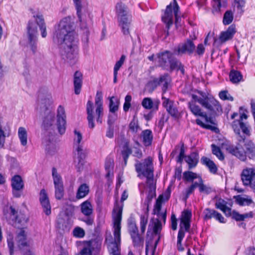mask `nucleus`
I'll list each match as a JSON object with an SVG mask.
<instances>
[{"mask_svg": "<svg viewBox=\"0 0 255 255\" xmlns=\"http://www.w3.org/2000/svg\"><path fill=\"white\" fill-rule=\"evenodd\" d=\"M53 38L61 45L63 59L70 65L75 64L78 60V35L75 23L71 16L62 18L55 25Z\"/></svg>", "mask_w": 255, "mask_h": 255, "instance_id": "f257e3e1", "label": "nucleus"}, {"mask_svg": "<svg viewBox=\"0 0 255 255\" xmlns=\"http://www.w3.org/2000/svg\"><path fill=\"white\" fill-rule=\"evenodd\" d=\"M53 103L51 94L47 92H40L38 95L37 106L38 114L43 118V126L46 129H54L56 128L62 135L66 130V115L63 107L59 106L57 115L50 111L49 108Z\"/></svg>", "mask_w": 255, "mask_h": 255, "instance_id": "f03ea898", "label": "nucleus"}, {"mask_svg": "<svg viewBox=\"0 0 255 255\" xmlns=\"http://www.w3.org/2000/svg\"><path fill=\"white\" fill-rule=\"evenodd\" d=\"M193 100L188 103V107L191 112L195 116L203 118L204 123L200 119H197V125L207 129H210L216 131L218 129L214 126L209 125L213 124L211 118L208 117L206 113L202 111L201 108L196 104L199 103L203 108H205L211 115L218 114L222 113V109L219 102L213 97H208L203 92L198 91L197 94H192Z\"/></svg>", "mask_w": 255, "mask_h": 255, "instance_id": "7ed1b4c3", "label": "nucleus"}, {"mask_svg": "<svg viewBox=\"0 0 255 255\" xmlns=\"http://www.w3.org/2000/svg\"><path fill=\"white\" fill-rule=\"evenodd\" d=\"M123 208L119 206L114 209V237L109 233L107 234L106 242L108 245L110 255H121L120 245L121 242V223L122 220ZM128 255H133L129 252Z\"/></svg>", "mask_w": 255, "mask_h": 255, "instance_id": "20e7f679", "label": "nucleus"}, {"mask_svg": "<svg viewBox=\"0 0 255 255\" xmlns=\"http://www.w3.org/2000/svg\"><path fill=\"white\" fill-rule=\"evenodd\" d=\"M86 112L88 127L90 128L93 129L95 128L94 120H96L98 123L100 124L102 123L104 116V106L102 91L97 92L94 104L90 100L87 102Z\"/></svg>", "mask_w": 255, "mask_h": 255, "instance_id": "39448f33", "label": "nucleus"}, {"mask_svg": "<svg viewBox=\"0 0 255 255\" xmlns=\"http://www.w3.org/2000/svg\"><path fill=\"white\" fill-rule=\"evenodd\" d=\"M135 168L137 176L140 178L145 177L146 183L152 190L155 189V182L153 179V159L149 156L143 161H136Z\"/></svg>", "mask_w": 255, "mask_h": 255, "instance_id": "423d86ee", "label": "nucleus"}, {"mask_svg": "<svg viewBox=\"0 0 255 255\" xmlns=\"http://www.w3.org/2000/svg\"><path fill=\"white\" fill-rule=\"evenodd\" d=\"M116 10L119 25L122 28L123 34L126 36L129 35L131 19L128 8L124 4L120 2L117 4Z\"/></svg>", "mask_w": 255, "mask_h": 255, "instance_id": "0eeeda50", "label": "nucleus"}, {"mask_svg": "<svg viewBox=\"0 0 255 255\" xmlns=\"http://www.w3.org/2000/svg\"><path fill=\"white\" fill-rule=\"evenodd\" d=\"M74 137V147L77 152L78 166L80 169L84 164V159L86 157L85 151L83 149L82 143V135L81 133L77 130H75Z\"/></svg>", "mask_w": 255, "mask_h": 255, "instance_id": "6e6552de", "label": "nucleus"}, {"mask_svg": "<svg viewBox=\"0 0 255 255\" xmlns=\"http://www.w3.org/2000/svg\"><path fill=\"white\" fill-rule=\"evenodd\" d=\"M26 47L30 49L33 54L37 50V27L34 22L29 21L27 26V41Z\"/></svg>", "mask_w": 255, "mask_h": 255, "instance_id": "1a4fd4ad", "label": "nucleus"}, {"mask_svg": "<svg viewBox=\"0 0 255 255\" xmlns=\"http://www.w3.org/2000/svg\"><path fill=\"white\" fill-rule=\"evenodd\" d=\"M170 192L168 188L167 191L164 193V195H160L156 200V204L154 206L153 210V214L156 215L158 217L157 219L159 220H162L165 224L166 218V210L161 212V204L164 201L168 200L170 197Z\"/></svg>", "mask_w": 255, "mask_h": 255, "instance_id": "9d476101", "label": "nucleus"}, {"mask_svg": "<svg viewBox=\"0 0 255 255\" xmlns=\"http://www.w3.org/2000/svg\"><path fill=\"white\" fill-rule=\"evenodd\" d=\"M248 116L245 114H243L240 116V120L233 122L232 127L235 132L238 135V140L239 141H244L245 136L244 135H240V130L241 129L244 134L250 135V130L247 125L242 122L244 119H247Z\"/></svg>", "mask_w": 255, "mask_h": 255, "instance_id": "9b49d317", "label": "nucleus"}, {"mask_svg": "<svg viewBox=\"0 0 255 255\" xmlns=\"http://www.w3.org/2000/svg\"><path fill=\"white\" fill-rule=\"evenodd\" d=\"M241 176L243 184L250 186L255 192V168L247 167L244 169Z\"/></svg>", "mask_w": 255, "mask_h": 255, "instance_id": "f8f14e48", "label": "nucleus"}, {"mask_svg": "<svg viewBox=\"0 0 255 255\" xmlns=\"http://www.w3.org/2000/svg\"><path fill=\"white\" fill-rule=\"evenodd\" d=\"M76 12L78 22H81L83 26H85L86 20L87 3L86 0H72Z\"/></svg>", "mask_w": 255, "mask_h": 255, "instance_id": "ddd939ff", "label": "nucleus"}, {"mask_svg": "<svg viewBox=\"0 0 255 255\" xmlns=\"http://www.w3.org/2000/svg\"><path fill=\"white\" fill-rule=\"evenodd\" d=\"M11 185L14 196L19 197L21 196V191L24 188V182L22 177L19 175L13 176L11 179Z\"/></svg>", "mask_w": 255, "mask_h": 255, "instance_id": "4468645a", "label": "nucleus"}, {"mask_svg": "<svg viewBox=\"0 0 255 255\" xmlns=\"http://www.w3.org/2000/svg\"><path fill=\"white\" fill-rule=\"evenodd\" d=\"M236 32V26L234 24H232L226 31L221 32L219 40L214 38V43H219L220 44H222L226 41L232 39Z\"/></svg>", "mask_w": 255, "mask_h": 255, "instance_id": "2eb2a0df", "label": "nucleus"}, {"mask_svg": "<svg viewBox=\"0 0 255 255\" xmlns=\"http://www.w3.org/2000/svg\"><path fill=\"white\" fill-rule=\"evenodd\" d=\"M173 57V54L170 51L166 50L158 54V62L160 66L168 69Z\"/></svg>", "mask_w": 255, "mask_h": 255, "instance_id": "dca6fc26", "label": "nucleus"}, {"mask_svg": "<svg viewBox=\"0 0 255 255\" xmlns=\"http://www.w3.org/2000/svg\"><path fill=\"white\" fill-rule=\"evenodd\" d=\"M39 201L43 208V212L46 215L51 214V205L48 195L44 189L41 190L39 194Z\"/></svg>", "mask_w": 255, "mask_h": 255, "instance_id": "f3484780", "label": "nucleus"}, {"mask_svg": "<svg viewBox=\"0 0 255 255\" xmlns=\"http://www.w3.org/2000/svg\"><path fill=\"white\" fill-rule=\"evenodd\" d=\"M195 46L191 40H187L184 43L178 45L177 53L179 55L183 54H192L195 50Z\"/></svg>", "mask_w": 255, "mask_h": 255, "instance_id": "a211bd4d", "label": "nucleus"}, {"mask_svg": "<svg viewBox=\"0 0 255 255\" xmlns=\"http://www.w3.org/2000/svg\"><path fill=\"white\" fill-rule=\"evenodd\" d=\"M154 194L151 193L150 195H148L147 197V209L145 212L144 214L141 215L140 218V230L142 233L145 232L146 225L148 222V211H149V204L150 203L152 199L153 198Z\"/></svg>", "mask_w": 255, "mask_h": 255, "instance_id": "6ab92c4d", "label": "nucleus"}, {"mask_svg": "<svg viewBox=\"0 0 255 255\" xmlns=\"http://www.w3.org/2000/svg\"><path fill=\"white\" fill-rule=\"evenodd\" d=\"M9 212L10 215L13 216L12 219L14 220L16 222L22 225H24L27 223L28 217L22 213L20 212L18 214L14 207L12 206L9 207Z\"/></svg>", "mask_w": 255, "mask_h": 255, "instance_id": "aec40b11", "label": "nucleus"}, {"mask_svg": "<svg viewBox=\"0 0 255 255\" xmlns=\"http://www.w3.org/2000/svg\"><path fill=\"white\" fill-rule=\"evenodd\" d=\"M162 99L164 100V101L163 102V105L166 108L168 113L171 116L177 118L179 116V113L174 106L173 101L164 97H162Z\"/></svg>", "mask_w": 255, "mask_h": 255, "instance_id": "412c9836", "label": "nucleus"}, {"mask_svg": "<svg viewBox=\"0 0 255 255\" xmlns=\"http://www.w3.org/2000/svg\"><path fill=\"white\" fill-rule=\"evenodd\" d=\"M173 2L167 5L164 15L162 17V20L166 23L168 28L173 23Z\"/></svg>", "mask_w": 255, "mask_h": 255, "instance_id": "4be33fe9", "label": "nucleus"}, {"mask_svg": "<svg viewBox=\"0 0 255 255\" xmlns=\"http://www.w3.org/2000/svg\"><path fill=\"white\" fill-rule=\"evenodd\" d=\"M228 151L235 155L241 160L245 161L246 159V152L242 147L230 146L227 148Z\"/></svg>", "mask_w": 255, "mask_h": 255, "instance_id": "5701e85b", "label": "nucleus"}, {"mask_svg": "<svg viewBox=\"0 0 255 255\" xmlns=\"http://www.w3.org/2000/svg\"><path fill=\"white\" fill-rule=\"evenodd\" d=\"M159 101L157 100L153 101L150 98H144L141 102L142 107L146 110H157Z\"/></svg>", "mask_w": 255, "mask_h": 255, "instance_id": "b1692460", "label": "nucleus"}, {"mask_svg": "<svg viewBox=\"0 0 255 255\" xmlns=\"http://www.w3.org/2000/svg\"><path fill=\"white\" fill-rule=\"evenodd\" d=\"M191 216V212L189 210H184L182 213L180 225L184 228L186 231H188L190 229Z\"/></svg>", "mask_w": 255, "mask_h": 255, "instance_id": "393cba45", "label": "nucleus"}, {"mask_svg": "<svg viewBox=\"0 0 255 255\" xmlns=\"http://www.w3.org/2000/svg\"><path fill=\"white\" fill-rule=\"evenodd\" d=\"M82 85V74L81 72L76 71L74 75V92L76 95L80 93Z\"/></svg>", "mask_w": 255, "mask_h": 255, "instance_id": "a878e982", "label": "nucleus"}, {"mask_svg": "<svg viewBox=\"0 0 255 255\" xmlns=\"http://www.w3.org/2000/svg\"><path fill=\"white\" fill-rule=\"evenodd\" d=\"M216 208L221 210L226 216L231 215V209L227 206V202L222 199H218L216 204Z\"/></svg>", "mask_w": 255, "mask_h": 255, "instance_id": "bb28decb", "label": "nucleus"}, {"mask_svg": "<svg viewBox=\"0 0 255 255\" xmlns=\"http://www.w3.org/2000/svg\"><path fill=\"white\" fill-rule=\"evenodd\" d=\"M199 160V156L197 153L193 152L189 155L186 156L185 160L186 162L188 164L189 169H192L195 167Z\"/></svg>", "mask_w": 255, "mask_h": 255, "instance_id": "cd10ccee", "label": "nucleus"}, {"mask_svg": "<svg viewBox=\"0 0 255 255\" xmlns=\"http://www.w3.org/2000/svg\"><path fill=\"white\" fill-rule=\"evenodd\" d=\"M141 137L142 138V142L145 146H147L151 144L153 135L150 130L146 129L142 131Z\"/></svg>", "mask_w": 255, "mask_h": 255, "instance_id": "c85d7f7f", "label": "nucleus"}, {"mask_svg": "<svg viewBox=\"0 0 255 255\" xmlns=\"http://www.w3.org/2000/svg\"><path fill=\"white\" fill-rule=\"evenodd\" d=\"M150 224L149 225L148 228L150 227L153 230V233L155 235L160 234L161 231L162 230V224L161 221L159 220V219H152L150 221Z\"/></svg>", "mask_w": 255, "mask_h": 255, "instance_id": "c756f323", "label": "nucleus"}, {"mask_svg": "<svg viewBox=\"0 0 255 255\" xmlns=\"http://www.w3.org/2000/svg\"><path fill=\"white\" fill-rule=\"evenodd\" d=\"M18 137L21 144L23 146H26L27 144V132L25 128L20 127L18 129Z\"/></svg>", "mask_w": 255, "mask_h": 255, "instance_id": "7c9ffc66", "label": "nucleus"}, {"mask_svg": "<svg viewBox=\"0 0 255 255\" xmlns=\"http://www.w3.org/2000/svg\"><path fill=\"white\" fill-rule=\"evenodd\" d=\"M81 210L84 215L89 217L93 213V206L89 201H86L81 204Z\"/></svg>", "mask_w": 255, "mask_h": 255, "instance_id": "2f4dec72", "label": "nucleus"}, {"mask_svg": "<svg viewBox=\"0 0 255 255\" xmlns=\"http://www.w3.org/2000/svg\"><path fill=\"white\" fill-rule=\"evenodd\" d=\"M94 249L92 243L90 241L84 243L82 248L78 255H92Z\"/></svg>", "mask_w": 255, "mask_h": 255, "instance_id": "473e14b6", "label": "nucleus"}, {"mask_svg": "<svg viewBox=\"0 0 255 255\" xmlns=\"http://www.w3.org/2000/svg\"><path fill=\"white\" fill-rule=\"evenodd\" d=\"M79 23L81 29L83 30L84 33L85 34V35L82 38V41L84 43L85 46L88 47L89 41V35L90 33V31L86 22V20H85V26H83L82 23L81 22H79Z\"/></svg>", "mask_w": 255, "mask_h": 255, "instance_id": "72a5a7b5", "label": "nucleus"}, {"mask_svg": "<svg viewBox=\"0 0 255 255\" xmlns=\"http://www.w3.org/2000/svg\"><path fill=\"white\" fill-rule=\"evenodd\" d=\"M36 22L39 25L41 30V36L42 37L45 38L47 35L46 27L44 22V18L42 15H37L36 16Z\"/></svg>", "mask_w": 255, "mask_h": 255, "instance_id": "f704fd0d", "label": "nucleus"}, {"mask_svg": "<svg viewBox=\"0 0 255 255\" xmlns=\"http://www.w3.org/2000/svg\"><path fill=\"white\" fill-rule=\"evenodd\" d=\"M156 235L157 236V239L153 245L151 243H150L149 242H146L145 248L146 255H148L149 251H151V255H154V252L155 251L157 245H158L161 238L160 234Z\"/></svg>", "mask_w": 255, "mask_h": 255, "instance_id": "c9c22d12", "label": "nucleus"}, {"mask_svg": "<svg viewBox=\"0 0 255 255\" xmlns=\"http://www.w3.org/2000/svg\"><path fill=\"white\" fill-rule=\"evenodd\" d=\"M169 68L172 71L174 70H180L182 74L184 72L183 67L180 62L174 57L172 58L170 62Z\"/></svg>", "mask_w": 255, "mask_h": 255, "instance_id": "e433bc0d", "label": "nucleus"}, {"mask_svg": "<svg viewBox=\"0 0 255 255\" xmlns=\"http://www.w3.org/2000/svg\"><path fill=\"white\" fill-rule=\"evenodd\" d=\"M201 161L203 164L206 165L209 168L212 173H215L217 172V168L215 164L210 158L206 157H203L201 158Z\"/></svg>", "mask_w": 255, "mask_h": 255, "instance_id": "4c0bfd02", "label": "nucleus"}, {"mask_svg": "<svg viewBox=\"0 0 255 255\" xmlns=\"http://www.w3.org/2000/svg\"><path fill=\"white\" fill-rule=\"evenodd\" d=\"M229 76L230 81L233 83H238L243 79L241 73L239 71L235 70L231 71Z\"/></svg>", "mask_w": 255, "mask_h": 255, "instance_id": "58836bf2", "label": "nucleus"}, {"mask_svg": "<svg viewBox=\"0 0 255 255\" xmlns=\"http://www.w3.org/2000/svg\"><path fill=\"white\" fill-rule=\"evenodd\" d=\"M159 85L162 86V90L163 93H165L168 87L169 84L170 82V79L168 75H164L161 76L158 80Z\"/></svg>", "mask_w": 255, "mask_h": 255, "instance_id": "ea45409f", "label": "nucleus"}, {"mask_svg": "<svg viewBox=\"0 0 255 255\" xmlns=\"http://www.w3.org/2000/svg\"><path fill=\"white\" fill-rule=\"evenodd\" d=\"M89 187L86 184H83L79 187L77 194L76 198L77 199H81L85 197L89 193Z\"/></svg>", "mask_w": 255, "mask_h": 255, "instance_id": "a19ab883", "label": "nucleus"}, {"mask_svg": "<svg viewBox=\"0 0 255 255\" xmlns=\"http://www.w3.org/2000/svg\"><path fill=\"white\" fill-rule=\"evenodd\" d=\"M52 175L53 179L54 187L63 185L62 177L58 173L56 169L55 168H52Z\"/></svg>", "mask_w": 255, "mask_h": 255, "instance_id": "79ce46f5", "label": "nucleus"}, {"mask_svg": "<svg viewBox=\"0 0 255 255\" xmlns=\"http://www.w3.org/2000/svg\"><path fill=\"white\" fill-rule=\"evenodd\" d=\"M110 104L109 110L110 112L113 113L116 112L119 109L120 101L119 100L116 99L115 97L113 96L109 98Z\"/></svg>", "mask_w": 255, "mask_h": 255, "instance_id": "37998d69", "label": "nucleus"}, {"mask_svg": "<svg viewBox=\"0 0 255 255\" xmlns=\"http://www.w3.org/2000/svg\"><path fill=\"white\" fill-rule=\"evenodd\" d=\"M246 155H248L250 158H255V145L251 141L248 142L246 144Z\"/></svg>", "mask_w": 255, "mask_h": 255, "instance_id": "c03bdc74", "label": "nucleus"}, {"mask_svg": "<svg viewBox=\"0 0 255 255\" xmlns=\"http://www.w3.org/2000/svg\"><path fill=\"white\" fill-rule=\"evenodd\" d=\"M114 161L112 159H107L105 162V169L107 171L106 177H110L113 175Z\"/></svg>", "mask_w": 255, "mask_h": 255, "instance_id": "a18cd8bd", "label": "nucleus"}, {"mask_svg": "<svg viewBox=\"0 0 255 255\" xmlns=\"http://www.w3.org/2000/svg\"><path fill=\"white\" fill-rule=\"evenodd\" d=\"M17 240L20 248L26 246V234L23 230H20L17 236Z\"/></svg>", "mask_w": 255, "mask_h": 255, "instance_id": "49530a36", "label": "nucleus"}, {"mask_svg": "<svg viewBox=\"0 0 255 255\" xmlns=\"http://www.w3.org/2000/svg\"><path fill=\"white\" fill-rule=\"evenodd\" d=\"M222 7H226V4L224 2L221 3V0H213L212 12L214 14L219 13Z\"/></svg>", "mask_w": 255, "mask_h": 255, "instance_id": "de8ad7c7", "label": "nucleus"}, {"mask_svg": "<svg viewBox=\"0 0 255 255\" xmlns=\"http://www.w3.org/2000/svg\"><path fill=\"white\" fill-rule=\"evenodd\" d=\"M233 13L231 10H227L224 13L223 19V23L224 25H229L233 20Z\"/></svg>", "mask_w": 255, "mask_h": 255, "instance_id": "09e8293b", "label": "nucleus"}, {"mask_svg": "<svg viewBox=\"0 0 255 255\" xmlns=\"http://www.w3.org/2000/svg\"><path fill=\"white\" fill-rule=\"evenodd\" d=\"M159 85V81L158 79H154L149 81L146 85V89L150 93L152 92Z\"/></svg>", "mask_w": 255, "mask_h": 255, "instance_id": "8fccbe9b", "label": "nucleus"}, {"mask_svg": "<svg viewBox=\"0 0 255 255\" xmlns=\"http://www.w3.org/2000/svg\"><path fill=\"white\" fill-rule=\"evenodd\" d=\"M199 176L196 173L191 171H185L183 173V178L187 181H193L194 179L198 178Z\"/></svg>", "mask_w": 255, "mask_h": 255, "instance_id": "3c124183", "label": "nucleus"}, {"mask_svg": "<svg viewBox=\"0 0 255 255\" xmlns=\"http://www.w3.org/2000/svg\"><path fill=\"white\" fill-rule=\"evenodd\" d=\"M132 150L128 145L126 144L122 151V155L124 160L125 164H127L129 155L131 153Z\"/></svg>", "mask_w": 255, "mask_h": 255, "instance_id": "603ef678", "label": "nucleus"}, {"mask_svg": "<svg viewBox=\"0 0 255 255\" xmlns=\"http://www.w3.org/2000/svg\"><path fill=\"white\" fill-rule=\"evenodd\" d=\"M211 146L213 153L220 160H223L224 159V156L220 148L216 146L215 144H212Z\"/></svg>", "mask_w": 255, "mask_h": 255, "instance_id": "864d4df0", "label": "nucleus"}, {"mask_svg": "<svg viewBox=\"0 0 255 255\" xmlns=\"http://www.w3.org/2000/svg\"><path fill=\"white\" fill-rule=\"evenodd\" d=\"M179 7L176 0H173V13L175 17V24L176 25L179 22L180 17L178 16Z\"/></svg>", "mask_w": 255, "mask_h": 255, "instance_id": "5fc2aeb1", "label": "nucleus"}, {"mask_svg": "<svg viewBox=\"0 0 255 255\" xmlns=\"http://www.w3.org/2000/svg\"><path fill=\"white\" fill-rule=\"evenodd\" d=\"M55 196L57 199H61L64 195L63 185L55 186Z\"/></svg>", "mask_w": 255, "mask_h": 255, "instance_id": "6e6d98bb", "label": "nucleus"}, {"mask_svg": "<svg viewBox=\"0 0 255 255\" xmlns=\"http://www.w3.org/2000/svg\"><path fill=\"white\" fill-rule=\"evenodd\" d=\"M236 201L241 206L249 205L252 203V199L240 196L237 197Z\"/></svg>", "mask_w": 255, "mask_h": 255, "instance_id": "4d7b16f0", "label": "nucleus"}, {"mask_svg": "<svg viewBox=\"0 0 255 255\" xmlns=\"http://www.w3.org/2000/svg\"><path fill=\"white\" fill-rule=\"evenodd\" d=\"M200 181V185L199 191L201 192L204 193L205 194H209L212 191V189L210 187L207 186L203 184V180L201 178H199Z\"/></svg>", "mask_w": 255, "mask_h": 255, "instance_id": "13d9d810", "label": "nucleus"}, {"mask_svg": "<svg viewBox=\"0 0 255 255\" xmlns=\"http://www.w3.org/2000/svg\"><path fill=\"white\" fill-rule=\"evenodd\" d=\"M246 0H235V6L237 7L239 12H243V7L245 6Z\"/></svg>", "mask_w": 255, "mask_h": 255, "instance_id": "bf43d9fd", "label": "nucleus"}, {"mask_svg": "<svg viewBox=\"0 0 255 255\" xmlns=\"http://www.w3.org/2000/svg\"><path fill=\"white\" fill-rule=\"evenodd\" d=\"M216 212L217 211L214 210L209 208L206 209L204 211L205 218L206 219H210L212 218H214Z\"/></svg>", "mask_w": 255, "mask_h": 255, "instance_id": "052dcab7", "label": "nucleus"}, {"mask_svg": "<svg viewBox=\"0 0 255 255\" xmlns=\"http://www.w3.org/2000/svg\"><path fill=\"white\" fill-rule=\"evenodd\" d=\"M73 235L75 237L82 238L85 235V231L80 227H76L73 230Z\"/></svg>", "mask_w": 255, "mask_h": 255, "instance_id": "680f3d73", "label": "nucleus"}, {"mask_svg": "<svg viewBox=\"0 0 255 255\" xmlns=\"http://www.w3.org/2000/svg\"><path fill=\"white\" fill-rule=\"evenodd\" d=\"M125 59H126L125 55H123L121 56L120 59L116 62V63L115 65V67H114V71L118 72L119 71V70L120 69L121 66L124 64V63L125 61Z\"/></svg>", "mask_w": 255, "mask_h": 255, "instance_id": "e2e57ef3", "label": "nucleus"}, {"mask_svg": "<svg viewBox=\"0 0 255 255\" xmlns=\"http://www.w3.org/2000/svg\"><path fill=\"white\" fill-rule=\"evenodd\" d=\"M6 137V133L0 125V147L4 145Z\"/></svg>", "mask_w": 255, "mask_h": 255, "instance_id": "0e129e2a", "label": "nucleus"}, {"mask_svg": "<svg viewBox=\"0 0 255 255\" xmlns=\"http://www.w3.org/2000/svg\"><path fill=\"white\" fill-rule=\"evenodd\" d=\"M129 127L130 129L133 132H136L139 129L137 121L135 120H133L130 122Z\"/></svg>", "mask_w": 255, "mask_h": 255, "instance_id": "69168bd1", "label": "nucleus"}, {"mask_svg": "<svg viewBox=\"0 0 255 255\" xmlns=\"http://www.w3.org/2000/svg\"><path fill=\"white\" fill-rule=\"evenodd\" d=\"M219 97L221 99L223 100H233V98L228 93L227 91H223L220 92Z\"/></svg>", "mask_w": 255, "mask_h": 255, "instance_id": "338daca9", "label": "nucleus"}, {"mask_svg": "<svg viewBox=\"0 0 255 255\" xmlns=\"http://www.w3.org/2000/svg\"><path fill=\"white\" fill-rule=\"evenodd\" d=\"M7 243L9 249L10 255H12L13 254V243L12 242V236L10 235H9L7 237Z\"/></svg>", "mask_w": 255, "mask_h": 255, "instance_id": "774afa93", "label": "nucleus"}]
</instances>
